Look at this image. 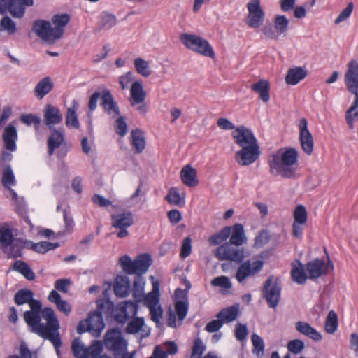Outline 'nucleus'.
<instances>
[{"mask_svg":"<svg viewBox=\"0 0 358 358\" xmlns=\"http://www.w3.org/2000/svg\"><path fill=\"white\" fill-rule=\"evenodd\" d=\"M33 0H8V10L13 17L22 18L27 6L33 5Z\"/></svg>","mask_w":358,"mask_h":358,"instance_id":"19","label":"nucleus"},{"mask_svg":"<svg viewBox=\"0 0 358 358\" xmlns=\"http://www.w3.org/2000/svg\"><path fill=\"white\" fill-rule=\"evenodd\" d=\"M176 312L180 321H182L187 313V306L184 301H178L176 303Z\"/></svg>","mask_w":358,"mask_h":358,"instance_id":"63","label":"nucleus"},{"mask_svg":"<svg viewBox=\"0 0 358 358\" xmlns=\"http://www.w3.org/2000/svg\"><path fill=\"white\" fill-rule=\"evenodd\" d=\"M34 293L31 290L27 289H22L17 291L14 296V301L18 305L29 303L30 300L32 299Z\"/></svg>","mask_w":358,"mask_h":358,"instance_id":"43","label":"nucleus"},{"mask_svg":"<svg viewBox=\"0 0 358 358\" xmlns=\"http://www.w3.org/2000/svg\"><path fill=\"white\" fill-rule=\"evenodd\" d=\"M90 326V333L94 337H99L105 327L102 314L99 311L91 313L87 319Z\"/></svg>","mask_w":358,"mask_h":358,"instance_id":"18","label":"nucleus"},{"mask_svg":"<svg viewBox=\"0 0 358 358\" xmlns=\"http://www.w3.org/2000/svg\"><path fill=\"white\" fill-rule=\"evenodd\" d=\"M13 270L16 271L21 273L25 278L29 280H34L35 279V274L30 268V266L24 262L17 260L13 265Z\"/></svg>","mask_w":358,"mask_h":358,"instance_id":"37","label":"nucleus"},{"mask_svg":"<svg viewBox=\"0 0 358 358\" xmlns=\"http://www.w3.org/2000/svg\"><path fill=\"white\" fill-rule=\"evenodd\" d=\"M263 266L264 262L262 260L242 261L237 268L235 278L239 283H243L248 278H252L259 273Z\"/></svg>","mask_w":358,"mask_h":358,"instance_id":"8","label":"nucleus"},{"mask_svg":"<svg viewBox=\"0 0 358 358\" xmlns=\"http://www.w3.org/2000/svg\"><path fill=\"white\" fill-rule=\"evenodd\" d=\"M71 350L77 358H94L101 353L102 344L99 341H94L90 347L86 348L79 338H76L72 342Z\"/></svg>","mask_w":358,"mask_h":358,"instance_id":"11","label":"nucleus"},{"mask_svg":"<svg viewBox=\"0 0 358 358\" xmlns=\"http://www.w3.org/2000/svg\"><path fill=\"white\" fill-rule=\"evenodd\" d=\"M100 27L103 29H109L117 24V18L113 14L102 13L101 14Z\"/></svg>","mask_w":358,"mask_h":358,"instance_id":"47","label":"nucleus"},{"mask_svg":"<svg viewBox=\"0 0 358 358\" xmlns=\"http://www.w3.org/2000/svg\"><path fill=\"white\" fill-rule=\"evenodd\" d=\"M145 324L144 320L142 317H136L130 322H129L126 329L125 331L127 334H136L138 333L141 330V338H145L148 337L150 335V329L143 328V326Z\"/></svg>","mask_w":358,"mask_h":358,"instance_id":"25","label":"nucleus"},{"mask_svg":"<svg viewBox=\"0 0 358 358\" xmlns=\"http://www.w3.org/2000/svg\"><path fill=\"white\" fill-rule=\"evenodd\" d=\"M230 243L235 246H240L247 243V237L243 224H236L231 228Z\"/></svg>","mask_w":358,"mask_h":358,"instance_id":"34","label":"nucleus"},{"mask_svg":"<svg viewBox=\"0 0 358 358\" xmlns=\"http://www.w3.org/2000/svg\"><path fill=\"white\" fill-rule=\"evenodd\" d=\"M111 220L112 226L120 229L117 234L118 238H123L129 235L127 229L134 223L133 214L131 211H124L116 215H112Z\"/></svg>","mask_w":358,"mask_h":358,"instance_id":"13","label":"nucleus"},{"mask_svg":"<svg viewBox=\"0 0 358 358\" xmlns=\"http://www.w3.org/2000/svg\"><path fill=\"white\" fill-rule=\"evenodd\" d=\"M180 178L182 182L188 187H195L199 184L196 171L189 165L182 169Z\"/></svg>","mask_w":358,"mask_h":358,"instance_id":"30","label":"nucleus"},{"mask_svg":"<svg viewBox=\"0 0 358 358\" xmlns=\"http://www.w3.org/2000/svg\"><path fill=\"white\" fill-rule=\"evenodd\" d=\"M211 285L215 287H220L224 289H230L231 287V283L229 278L224 275L215 278L211 281Z\"/></svg>","mask_w":358,"mask_h":358,"instance_id":"59","label":"nucleus"},{"mask_svg":"<svg viewBox=\"0 0 358 358\" xmlns=\"http://www.w3.org/2000/svg\"><path fill=\"white\" fill-rule=\"evenodd\" d=\"M79 108V103L76 100L72 101L71 106L67 108V113L65 119V123L67 127L78 129L80 123L76 115V111Z\"/></svg>","mask_w":358,"mask_h":358,"instance_id":"32","label":"nucleus"},{"mask_svg":"<svg viewBox=\"0 0 358 358\" xmlns=\"http://www.w3.org/2000/svg\"><path fill=\"white\" fill-rule=\"evenodd\" d=\"M131 145L135 149V152L141 153L145 148V138L143 132L138 129L131 132Z\"/></svg>","mask_w":358,"mask_h":358,"instance_id":"35","label":"nucleus"},{"mask_svg":"<svg viewBox=\"0 0 358 358\" xmlns=\"http://www.w3.org/2000/svg\"><path fill=\"white\" fill-rule=\"evenodd\" d=\"M281 289L278 280H274L273 276H270L265 282L262 289V296L270 308H275L278 306Z\"/></svg>","mask_w":358,"mask_h":358,"instance_id":"10","label":"nucleus"},{"mask_svg":"<svg viewBox=\"0 0 358 358\" xmlns=\"http://www.w3.org/2000/svg\"><path fill=\"white\" fill-rule=\"evenodd\" d=\"M52 88L53 83L51 78L46 76L36 84L34 89V94L38 99L41 100L46 94L51 92Z\"/></svg>","mask_w":358,"mask_h":358,"instance_id":"29","label":"nucleus"},{"mask_svg":"<svg viewBox=\"0 0 358 358\" xmlns=\"http://www.w3.org/2000/svg\"><path fill=\"white\" fill-rule=\"evenodd\" d=\"M50 136L48 138V152L52 155L55 149L60 147L64 141V133L62 129H52Z\"/></svg>","mask_w":358,"mask_h":358,"instance_id":"23","label":"nucleus"},{"mask_svg":"<svg viewBox=\"0 0 358 358\" xmlns=\"http://www.w3.org/2000/svg\"><path fill=\"white\" fill-rule=\"evenodd\" d=\"M63 119L60 110L51 104H47L43 110V120L50 129H55L54 126L62 122Z\"/></svg>","mask_w":358,"mask_h":358,"instance_id":"17","label":"nucleus"},{"mask_svg":"<svg viewBox=\"0 0 358 358\" xmlns=\"http://www.w3.org/2000/svg\"><path fill=\"white\" fill-rule=\"evenodd\" d=\"M307 75V71L304 68L294 67L288 70L285 81L289 85H295L304 79Z\"/></svg>","mask_w":358,"mask_h":358,"instance_id":"33","label":"nucleus"},{"mask_svg":"<svg viewBox=\"0 0 358 358\" xmlns=\"http://www.w3.org/2000/svg\"><path fill=\"white\" fill-rule=\"evenodd\" d=\"M20 120L24 124L30 126L34 125L38 127L41 124V119L38 116L32 114L22 115L20 117Z\"/></svg>","mask_w":358,"mask_h":358,"instance_id":"60","label":"nucleus"},{"mask_svg":"<svg viewBox=\"0 0 358 358\" xmlns=\"http://www.w3.org/2000/svg\"><path fill=\"white\" fill-rule=\"evenodd\" d=\"M291 276L293 281L303 285L306 282L308 276L306 275L304 265L299 260L292 263Z\"/></svg>","mask_w":358,"mask_h":358,"instance_id":"26","label":"nucleus"},{"mask_svg":"<svg viewBox=\"0 0 358 358\" xmlns=\"http://www.w3.org/2000/svg\"><path fill=\"white\" fill-rule=\"evenodd\" d=\"M215 256L220 261L229 260L236 263H241L245 257L244 248H239L230 243L220 245L217 248Z\"/></svg>","mask_w":358,"mask_h":358,"instance_id":"7","label":"nucleus"},{"mask_svg":"<svg viewBox=\"0 0 358 358\" xmlns=\"http://www.w3.org/2000/svg\"><path fill=\"white\" fill-rule=\"evenodd\" d=\"M10 246V249L7 253L8 257L15 259L22 256V245H19L17 243H12Z\"/></svg>","mask_w":358,"mask_h":358,"instance_id":"64","label":"nucleus"},{"mask_svg":"<svg viewBox=\"0 0 358 358\" xmlns=\"http://www.w3.org/2000/svg\"><path fill=\"white\" fill-rule=\"evenodd\" d=\"M48 300L55 304L57 310L68 316L71 312V305L62 299L60 294L56 290H52L48 295Z\"/></svg>","mask_w":358,"mask_h":358,"instance_id":"28","label":"nucleus"},{"mask_svg":"<svg viewBox=\"0 0 358 358\" xmlns=\"http://www.w3.org/2000/svg\"><path fill=\"white\" fill-rule=\"evenodd\" d=\"M33 31L42 40L53 43L62 36L60 28H53L49 21L35 20L32 27Z\"/></svg>","mask_w":358,"mask_h":358,"instance_id":"6","label":"nucleus"},{"mask_svg":"<svg viewBox=\"0 0 358 358\" xmlns=\"http://www.w3.org/2000/svg\"><path fill=\"white\" fill-rule=\"evenodd\" d=\"M353 3L352 2L349 3L347 7L340 13L338 17L335 20V24H338L348 18L353 10Z\"/></svg>","mask_w":358,"mask_h":358,"instance_id":"61","label":"nucleus"},{"mask_svg":"<svg viewBox=\"0 0 358 358\" xmlns=\"http://www.w3.org/2000/svg\"><path fill=\"white\" fill-rule=\"evenodd\" d=\"M298 152L294 148L278 149L268 157L270 173L284 178H295L298 176Z\"/></svg>","mask_w":358,"mask_h":358,"instance_id":"3","label":"nucleus"},{"mask_svg":"<svg viewBox=\"0 0 358 358\" xmlns=\"http://www.w3.org/2000/svg\"><path fill=\"white\" fill-rule=\"evenodd\" d=\"M304 348V343L299 339H294L288 343L287 349L293 354L300 353Z\"/></svg>","mask_w":358,"mask_h":358,"instance_id":"58","label":"nucleus"},{"mask_svg":"<svg viewBox=\"0 0 358 358\" xmlns=\"http://www.w3.org/2000/svg\"><path fill=\"white\" fill-rule=\"evenodd\" d=\"M299 140L303 150L308 155H311L314 149L313 137L308 129V121L302 118L299 124Z\"/></svg>","mask_w":358,"mask_h":358,"instance_id":"14","label":"nucleus"},{"mask_svg":"<svg viewBox=\"0 0 358 358\" xmlns=\"http://www.w3.org/2000/svg\"><path fill=\"white\" fill-rule=\"evenodd\" d=\"M71 283V282L70 280L62 278L57 280L54 283V286L57 290L63 293H67Z\"/></svg>","mask_w":358,"mask_h":358,"instance_id":"62","label":"nucleus"},{"mask_svg":"<svg viewBox=\"0 0 358 358\" xmlns=\"http://www.w3.org/2000/svg\"><path fill=\"white\" fill-rule=\"evenodd\" d=\"M146 92L143 89V83L141 80L132 83L130 89L129 102L131 106L144 103L146 98Z\"/></svg>","mask_w":358,"mask_h":358,"instance_id":"20","label":"nucleus"},{"mask_svg":"<svg viewBox=\"0 0 358 358\" xmlns=\"http://www.w3.org/2000/svg\"><path fill=\"white\" fill-rule=\"evenodd\" d=\"M152 259L148 254L138 255L134 261L129 256H123L120 259L122 270L127 274L141 275L145 273L151 265Z\"/></svg>","mask_w":358,"mask_h":358,"instance_id":"4","label":"nucleus"},{"mask_svg":"<svg viewBox=\"0 0 358 358\" xmlns=\"http://www.w3.org/2000/svg\"><path fill=\"white\" fill-rule=\"evenodd\" d=\"M104 342L106 348L112 351L115 357L123 354L127 350V341L123 338L119 329H113L108 331Z\"/></svg>","mask_w":358,"mask_h":358,"instance_id":"9","label":"nucleus"},{"mask_svg":"<svg viewBox=\"0 0 358 358\" xmlns=\"http://www.w3.org/2000/svg\"><path fill=\"white\" fill-rule=\"evenodd\" d=\"M70 17L67 14L55 15L52 18V22L55 25L54 28H60L64 34V27L69 22Z\"/></svg>","mask_w":358,"mask_h":358,"instance_id":"54","label":"nucleus"},{"mask_svg":"<svg viewBox=\"0 0 358 358\" xmlns=\"http://www.w3.org/2000/svg\"><path fill=\"white\" fill-rule=\"evenodd\" d=\"M114 292L118 297L127 296L131 290L130 280L127 276L118 275L115 280Z\"/></svg>","mask_w":358,"mask_h":358,"instance_id":"24","label":"nucleus"},{"mask_svg":"<svg viewBox=\"0 0 358 358\" xmlns=\"http://www.w3.org/2000/svg\"><path fill=\"white\" fill-rule=\"evenodd\" d=\"M159 294L158 284L154 283L152 291L148 293L145 297V304L148 308H149L151 306L159 305Z\"/></svg>","mask_w":358,"mask_h":358,"instance_id":"46","label":"nucleus"},{"mask_svg":"<svg viewBox=\"0 0 358 358\" xmlns=\"http://www.w3.org/2000/svg\"><path fill=\"white\" fill-rule=\"evenodd\" d=\"M289 20L285 15H277L274 20V27L280 36L287 31Z\"/></svg>","mask_w":358,"mask_h":358,"instance_id":"49","label":"nucleus"},{"mask_svg":"<svg viewBox=\"0 0 358 358\" xmlns=\"http://www.w3.org/2000/svg\"><path fill=\"white\" fill-rule=\"evenodd\" d=\"M145 280L141 275L135 278L133 285V296L135 299L141 301L144 296Z\"/></svg>","mask_w":358,"mask_h":358,"instance_id":"42","label":"nucleus"},{"mask_svg":"<svg viewBox=\"0 0 358 358\" xmlns=\"http://www.w3.org/2000/svg\"><path fill=\"white\" fill-rule=\"evenodd\" d=\"M0 28L1 31H6L9 34H13L17 30L15 22L8 16H5L1 20Z\"/></svg>","mask_w":358,"mask_h":358,"instance_id":"50","label":"nucleus"},{"mask_svg":"<svg viewBox=\"0 0 358 358\" xmlns=\"http://www.w3.org/2000/svg\"><path fill=\"white\" fill-rule=\"evenodd\" d=\"M231 136L235 143L241 148L235 155V159L239 165L249 166L259 159L261 154L259 145L250 129L243 125L238 127Z\"/></svg>","mask_w":358,"mask_h":358,"instance_id":"2","label":"nucleus"},{"mask_svg":"<svg viewBox=\"0 0 358 358\" xmlns=\"http://www.w3.org/2000/svg\"><path fill=\"white\" fill-rule=\"evenodd\" d=\"M295 328L299 333L315 341L322 340V335L308 322L299 321L296 323Z\"/></svg>","mask_w":358,"mask_h":358,"instance_id":"31","label":"nucleus"},{"mask_svg":"<svg viewBox=\"0 0 358 358\" xmlns=\"http://www.w3.org/2000/svg\"><path fill=\"white\" fill-rule=\"evenodd\" d=\"M120 308L122 309L129 317H131L136 315L138 311V305L135 302L128 301L122 304Z\"/></svg>","mask_w":358,"mask_h":358,"instance_id":"57","label":"nucleus"},{"mask_svg":"<svg viewBox=\"0 0 358 358\" xmlns=\"http://www.w3.org/2000/svg\"><path fill=\"white\" fill-rule=\"evenodd\" d=\"M180 41L187 48L194 52L210 58L215 57V52L210 44L199 36L183 34L180 36Z\"/></svg>","mask_w":358,"mask_h":358,"instance_id":"5","label":"nucleus"},{"mask_svg":"<svg viewBox=\"0 0 358 358\" xmlns=\"http://www.w3.org/2000/svg\"><path fill=\"white\" fill-rule=\"evenodd\" d=\"M231 228L230 227H224L220 231L213 234L208 238V243L210 245H217L226 241L230 236Z\"/></svg>","mask_w":358,"mask_h":358,"instance_id":"39","label":"nucleus"},{"mask_svg":"<svg viewBox=\"0 0 358 358\" xmlns=\"http://www.w3.org/2000/svg\"><path fill=\"white\" fill-rule=\"evenodd\" d=\"M101 106L104 113L112 118H115L120 115L118 104L108 90H104L101 93Z\"/></svg>","mask_w":358,"mask_h":358,"instance_id":"16","label":"nucleus"},{"mask_svg":"<svg viewBox=\"0 0 358 358\" xmlns=\"http://www.w3.org/2000/svg\"><path fill=\"white\" fill-rule=\"evenodd\" d=\"M1 182L6 188H10V186L16 184L15 176L10 165L6 166L2 171Z\"/></svg>","mask_w":358,"mask_h":358,"instance_id":"44","label":"nucleus"},{"mask_svg":"<svg viewBox=\"0 0 358 358\" xmlns=\"http://www.w3.org/2000/svg\"><path fill=\"white\" fill-rule=\"evenodd\" d=\"M206 350L202 341L200 338H196L194 341V345L191 353V358H200Z\"/></svg>","mask_w":358,"mask_h":358,"instance_id":"55","label":"nucleus"},{"mask_svg":"<svg viewBox=\"0 0 358 358\" xmlns=\"http://www.w3.org/2000/svg\"><path fill=\"white\" fill-rule=\"evenodd\" d=\"M251 341L253 345L252 352L257 356L262 355L264 350V343L261 336L253 334L251 336Z\"/></svg>","mask_w":358,"mask_h":358,"instance_id":"48","label":"nucleus"},{"mask_svg":"<svg viewBox=\"0 0 358 358\" xmlns=\"http://www.w3.org/2000/svg\"><path fill=\"white\" fill-rule=\"evenodd\" d=\"M326 265L324 260L315 259L306 264V269L307 271L309 279H316L326 273Z\"/></svg>","mask_w":358,"mask_h":358,"instance_id":"22","label":"nucleus"},{"mask_svg":"<svg viewBox=\"0 0 358 358\" xmlns=\"http://www.w3.org/2000/svg\"><path fill=\"white\" fill-rule=\"evenodd\" d=\"M238 315V306H232L223 308L217 315V317L220 319L222 323H228L235 320Z\"/></svg>","mask_w":358,"mask_h":358,"instance_id":"36","label":"nucleus"},{"mask_svg":"<svg viewBox=\"0 0 358 358\" xmlns=\"http://www.w3.org/2000/svg\"><path fill=\"white\" fill-rule=\"evenodd\" d=\"M117 119L115 122L114 127L115 132L120 136H124L127 133V124L125 121V117L123 116H117Z\"/></svg>","mask_w":358,"mask_h":358,"instance_id":"53","label":"nucleus"},{"mask_svg":"<svg viewBox=\"0 0 358 358\" xmlns=\"http://www.w3.org/2000/svg\"><path fill=\"white\" fill-rule=\"evenodd\" d=\"M28 304L31 310L24 312V321L32 332L49 340L58 352L62 341L59 333V322L55 311L51 308L42 309L41 301L33 297Z\"/></svg>","mask_w":358,"mask_h":358,"instance_id":"1","label":"nucleus"},{"mask_svg":"<svg viewBox=\"0 0 358 358\" xmlns=\"http://www.w3.org/2000/svg\"><path fill=\"white\" fill-rule=\"evenodd\" d=\"M345 83L350 92L358 95V63L351 61L345 74Z\"/></svg>","mask_w":358,"mask_h":358,"instance_id":"15","label":"nucleus"},{"mask_svg":"<svg viewBox=\"0 0 358 358\" xmlns=\"http://www.w3.org/2000/svg\"><path fill=\"white\" fill-rule=\"evenodd\" d=\"M166 200L173 205H180L182 203V199L176 188H171L166 196Z\"/></svg>","mask_w":358,"mask_h":358,"instance_id":"56","label":"nucleus"},{"mask_svg":"<svg viewBox=\"0 0 358 358\" xmlns=\"http://www.w3.org/2000/svg\"><path fill=\"white\" fill-rule=\"evenodd\" d=\"M294 222L306 224L308 220V213L303 205H298L294 209Z\"/></svg>","mask_w":358,"mask_h":358,"instance_id":"51","label":"nucleus"},{"mask_svg":"<svg viewBox=\"0 0 358 358\" xmlns=\"http://www.w3.org/2000/svg\"><path fill=\"white\" fill-rule=\"evenodd\" d=\"M14 235L12 229L6 226L0 227V245L3 248H8L13 243Z\"/></svg>","mask_w":358,"mask_h":358,"instance_id":"40","label":"nucleus"},{"mask_svg":"<svg viewBox=\"0 0 358 358\" xmlns=\"http://www.w3.org/2000/svg\"><path fill=\"white\" fill-rule=\"evenodd\" d=\"M338 316L334 310L329 312L325 320V330L329 334H334L338 328Z\"/></svg>","mask_w":358,"mask_h":358,"instance_id":"45","label":"nucleus"},{"mask_svg":"<svg viewBox=\"0 0 358 358\" xmlns=\"http://www.w3.org/2000/svg\"><path fill=\"white\" fill-rule=\"evenodd\" d=\"M345 119L350 129L354 127V121L358 120V95L355 96V100L349 109L346 111Z\"/></svg>","mask_w":358,"mask_h":358,"instance_id":"38","label":"nucleus"},{"mask_svg":"<svg viewBox=\"0 0 358 358\" xmlns=\"http://www.w3.org/2000/svg\"><path fill=\"white\" fill-rule=\"evenodd\" d=\"M251 90L259 94L263 102L267 103L270 100V83L268 80H259L251 86Z\"/></svg>","mask_w":358,"mask_h":358,"instance_id":"27","label":"nucleus"},{"mask_svg":"<svg viewBox=\"0 0 358 358\" xmlns=\"http://www.w3.org/2000/svg\"><path fill=\"white\" fill-rule=\"evenodd\" d=\"M134 66L137 73L144 77L150 76L152 73L149 62L141 57L134 59Z\"/></svg>","mask_w":358,"mask_h":358,"instance_id":"41","label":"nucleus"},{"mask_svg":"<svg viewBox=\"0 0 358 358\" xmlns=\"http://www.w3.org/2000/svg\"><path fill=\"white\" fill-rule=\"evenodd\" d=\"M248 15L246 17V24L252 28H259L263 24L265 13L260 5L259 0H250L247 3Z\"/></svg>","mask_w":358,"mask_h":358,"instance_id":"12","label":"nucleus"},{"mask_svg":"<svg viewBox=\"0 0 358 358\" xmlns=\"http://www.w3.org/2000/svg\"><path fill=\"white\" fill-rule=\"evenodd\" d=\"M58 243H50L48 241H41L34 245V251L38 253H45L48 251L54 250L59 247Z\"/></svg>","mask_w":358,"mask_h":358,"instance_id":"52","label":"nucleus"},{"mask_svg":"<svg viewBox=\"0 0 358 358\" xmlns=\"http://www.w3.org/2000/svg\"><path fill=\"white\" fill-rule=\"evenodd\" d=\"M2 138L6 150L10 152H15L17 150V131L15 126L12 124L6 126Z\"/></svg>","mask_w":358,"mask_h":358,"instance_id":"21","label":"nucleus"}]
</instances>
